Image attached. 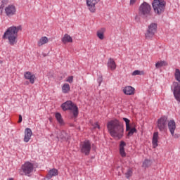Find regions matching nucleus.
<instances>
[{"mask_svg":"<svg viewBox=\"0 0 180 180\" xmlns=\"http://www.w3.org/2000/svg\"><path fill=\"white\" fill-rule=\"evenodd\" d=\"M107 129L111 137L117 140H120L124 134V126L117 119L109 121Z\"/></svg>","mask_w":180,"mask_h":180,"instance_id":"f257e3e1","label":"nucleus"},{"mask_svg":"<svg viewBox=\"0 0 180 180\" xmlns=\"http://www.w3.org/2000/svg\"><path fill=\"white\" fill-rule=\"evenodd\" d=\"M22 30V26H11L8 27L3 35L4 40H8L10 46L18 44V33Z\"/></svg>","mask_w":180,"mask_h":180,"instance_id":"f03ea898","label":"nucleus"},{"mask_svg":"<svg viewBox=\"0 0 180 180\" xmlns=\"http://www.w3.org/2000/svg\"><path fill=\"white\" fill-rule=\"evenodd\" d=\"M153 11L156 15H161L165 11L167 2L164 0H154L152 3Z\"/></svg>","mask_w":180,"mask_h":180,"instance_id":"7ed1b4c3","label":"nucleus"},{"mask_svg":"<svg viewBox=\"0 0 180 180\" xmlns=\"http://www.w3.org/2000/svg\"><path fill=\"white\" fill-rule=\"evenodd\" d=\"M61 108L63 110H70L72 113H73V115L75 117H77L78 116V107L77 105H75L72 101H68L65 103H63L61 105Z\"/></svg>","mask_w":180,"mask_h":180,"instance_id":"20e7f679","label":"nucleus"},{"mask_svg":"<svg viewBox=\"0 0 180 180\" xmlns=\"http://www.w3.org/2000/svg\"><path fill=\"white\" fill-rule=\"evenodd\" d=\"M34 166L32 163L27 162L21 166V169L19 171L20 175H29L33 172Z\"/></svg>","mask_w":180,"mask_h":180,"instance_id":"39448f33","label":"nucleus"},{"mask_svg":"<svg viewBox=\"0 0 180 180\" xmlns=\"http://www.w3.org/2000/svg\"><path fill=\"white\" fill-rule=\"evenodd\" d=\"M155 33H157V23L152 22L148 27L145 37L147 40H151L152 37H154Z\"/></svg>","mask_w":180,"mask_h":180,"instance_id":"423d86ee","label":"nucleus"},{"mask_svg":"<svg viewBox=\"0 0 180 180\" xmlns=\"http://www.w3.org/2000/svg\"><path fill=\"white\" fill-rule=\"evenodd\" d=\"M151 12V6L147 2H143L139 6V13L143 16H148Z\"/></svg>","mask_w":180,"mask_h":180,"instance_id":"0eeeda50","label":"nucleus"},{"mask_svg":"<svg viewBox=\"0 0 180 180\" xmlns=\"http://www.w3.org/2000/svg\"><path fill=\"white\" fill-rule=\"evenodd\" d=\"M171 89L173 92L174 96L176 99V101H177V102H180V84L179 82H174Z\"/></svg>","mask_w":180,"mask_h":180,"instance_id":"6e6552de","label":"nucleus"},{"mask_svg":"<svg viewBox=\"0 0 180 180\" xmlns=\"http://www.w3.org/2000/svg\"><path fill=\"white\" fill-rule=\"evenodd\" d=\"M81 152L85 155H89L91 153V142L89 141H84L82 143L80 146Z\"/></svg>","mask_w":180,"mask_h":180,"instance_id":"1a4fd4ad","label":"nucleus"},{"mask_svg":"<svg viewBox=\"0 0 180 180\" xmlns=\"http://www.w3.org/2000/svg\"><path fill=\"white\" fill-rule=\"evenodd\" d=\"M4 11L6 16L8 18L16 15V6H15L13 4H9L6 6L4 8Z\"/></svg>","mask_w":180,"mask_h":180,"instance_id":"9d476101","label":"nucleus"},{"mask_svg":"<svg viewBox=\"0 0 180 180\" xmlns=\"http://www.w3.org/2000/svg\"><path fill=\"white\" fill-rule=\"evenodd\" d=\"M167 117L163 116L158 120V129L160 131H164L165 130V124H167Z\"/></svg>","mask_w":180,"mask_h":180,"instance_id":"9b49d317","label":"nucleus"},{"mask_svg":"<svg viewBox=\"0 0 180 180\" xmlns=\"http://www.w3.org/2000/svg\"><path fill=\"white\" fill-rule=\"evenodd\" d=\"M101 0H86V5L92 13H95V11H96V8L95 7V5L98 4Z\"/></svg>","mask_w":180,"mask_h":180,"instance_id":"f8f14e48","label":"nucleus"},{"mask_svg":"<svg viewBox=\"0 0 180 180\" xmlns=\"http://www.w3.org/2000/svg\"><path fill=\"white\" fill-rule=\"evenodd\" d=\"M24 78L28 79L30 84H34V81H36V75L29 71L24 73Z\"/></svg>","mask_w":180,"mask_h":180,"instance_id":"ddd939ff","label":"nucleus"},{"mask_svg":"<svg viewBox=\"0 0 180 180\" xmlns=\"http://www.w3.org/2000/svg\"><path fill=\"white\" fill-rule=\"evenodd\" d=\"M122 92H124V95H134L136 94V89L131 86H126L122 89Z\"/></svg>","mask_w":180,"mask_h":180,"instance_id":"4468645a","label":"nucleus"},{"mask_svg":"<svg viewBox=\"0 0 180 180\" xmlns=\"http://www.w3.org/2000/svg\"><path fill=\"white\" fill-rule=\"evenodd\" d=\"M168 129L172 136L174 137V136H175V130L176 129V124L175 123V121L170 120L168 122Z\"/></svg>","mask_w":180,"mask_h":180,"instance_id":"2eb2a0df","label":"nucleus"},{"mask_svg":"<svg viewBox=\"0 0 180 180\" xmlns=\"http://www.w3.org/2000/svg\"><path fill=\"white\" fill-rule=\"evenodd\" d=\"M32 129L30 128H26L25 130V137H24V141L25 143H29L30 141V139H32Z\"/></svg>","mask_w":180,"mask_h":180,"instance_id":"dca6fc26","label":"nucleus"},{"mask_svg":"<svg viewBox=\"0 0 180 180\" xmlns=\"http://www.w3.org/2000/svg\"><path fill=\"white\" fill-rule=\"evenodd\" d=\"M107 65L108 68L109 70H111V71H115V70H116V67H117V65H116V62H115V60L112 58H110L108 59Z\"/></svg>","mask_w":180,"mask_h":180,"instance_id":"f3484780","label":"nucleus"},{"mask_svg":"<svg viewBox=\"0 0 180 180\" xmlns=\"http://www.w3.org/2000/svg\"><path fill=\"white\" fill-rule=\"evenodd\" d=\"M124 147H126V142L121 141L120 143V154L121 157H126V152L124 151Z\"/></svg>","mask_w":180,"mask_h":180,"instance_id":"a211bd4d","label":"nucleus"},{"mask_svg":"<svg viewBox=\"0 0 180 180\" xmlns=\"http://www.w3.org/2000/svg\"><path fill=\"white\" fill-rule=\"evenodd\" d=\"M158 132H154L152 139L153 148H157V147H158Z\"/></svg>","mask_w":180,"mask_h":180,"instance_id":"6ab92c4d","label":"nucleus"},{"mask_svg":"<svg viewBox=\"0 0 180 180\" xmlns=\"http://www.w3.org/2000/svg\"><path fill=\"white\" fill-rule=\"evenodd\" d=\"M56 137L58 140H65L67 137V133L64 131L58 130L56 131Z\"/></svg>","mask_w":180,"mask_h":180,"instance_id":"aec40b11","label":"nucleus"},{"mask_svg":"<svg viewBox=\"0 0 180 180\" xmlns=\"http://www.w3.org/2000/svg\"><path fill=\"white\" fill-rule=\"evenodd\" d=\"M47 43H49V38L47 37H41L37 41V46L38 47H41V46H44Z\"/></svg>","mask_w":180,"mask_h":180,"instance_id":"412c9836","label":"nucleus"},{"mask_svg":"<svg viewBox=\"0 0 180 180\" xmlns=\"http://www.w3.org/2000/svg\"><path fill=\"white\" fill-rule=\"evenodd\" d=\"M105 32H106V29L105 28H101L97 31V37H98L100 40H103V39H105Z\"/></svg>","mask_w":180,"mask_h":180,"instance_id":"4be33fe9","label":"nucleus"},{"mask_svg":"<svg viewBox=\"0 0 180 180\" xmlns=\"http://www.w3.org/2000/svg\"><path fill=\"white\" fill-rule=\"evenodd\" d=\"M57 175H58V170L57 169H52L49 172L47 178L48 179H51L53 176H57Z\"/></svg>","mask_w":180,"mask_h":180,"instance_id":"5701e85b","label":"nucleus"},{"mask_svg":"<svg viewBox=\"0 0 180 180\" xmlns=\"http://www.w3.org/2000/svg\"><path fill=\"white\" fill-rule=\"evenodd\" d=\"M62 43L64 44H67V43H72V37L68 35V34H65L62 38Z\"/></svg>","mask_w":180,"mask_h":180,"instance_id":"b1692460","label":"nucleus"},{"mask_svg":"<svg viewBox=\"0 0 180 180\" xmlns=\"http://www.w3.org/2000/svg\"><path fill=\"white\" fill-rule=\"evenodd\" d=\"M167 65H168V63L167 61L160 60L155 63V68L158 69L161 68V67H167Z\"/></svg>","mask_w":180,"mask_h":180,"instance_id":"393cba45","label":"nucleus"},{"mask_svg":"<svg viewBox=\"0 0 180 180\" xmlns=\"http://www.w3.org/2000/svg\"><path fill=\"white\" fill-rule=\"evenodd\" d=\"M55 117L58 122L59 124H64V120H63V117L61 116V113L56 112L55 114Z\"/></svg>","mask_w":180,"mask_h":180,"instance_id":"a878e982","label":"nucleus"},{"mask_svg":"<svg viewBox=\"0 0 180 180\" xmlns=\"http://www.w3.org/2000/svg\"><path fill=\"white\" fill-rule=\"evenodd\" d=\"M70 89H71L70 84H68V83H65L63 86H62V92L63 94H68V92H70Z\"/></svg>","mask_w":180,"mask_h":180,"instance_id":"bb28decb","label":"nucleus"},{"mask_svg":"<svg viewBox=\"0 0 180 180\" xmlns=\"http://www.w3.org/2000/svg\"><path fill=\"white\" fill-rule=\"evenodd\" d=\"M174 77H175L176 81H178L179 82L178 83L180 84V70H179V69L175 70Z\"/></svg>","mask_w":180,"mask_h":180,"instance_id":"cd10ccee","label":"nucleus"},{"mask_svg":"<svg viewBox=\"0 0 180 180\" xmlns=\"http://www.w3.org/2000/svg\"><path fill=\"white\" fill-rule=\"evenodd\" d=\"M123 120L126 123V131H129V130H130V120L124 117Z\"/></svg>","mask_w":180,"mask_h":180,"instance_id":"c85d7f7f","label":"nucleus"},{"mask_svg":"<svg viewBox=\"0 0 180 180\" xmlns=\"http://www.w3.org/2000/svg\"><path fill=\"white\" fill-rule=\"evenodd\" d=\"M128 134L127 136L129 137H130L131 136H133V134H134V133H137V129L136 128H129V130H128Z\"/></svg>","mask_w":180,"mask_h":180,"instance_id":"c756f323","label":"nucleus"},{"mask_svg":"<svg viewBox=\"0 0 180 180\" xmlns=\"http://www.w3.org/2000/svg\"><path fill=\"white\" fill-rule=\"evenodd\" d=\"M133 175V170L131 169H128L127 172L125 173V176L127 179H129L130 176Z\"/></svg>","mask_w":180,"mask_h":180,"instance_id":"7c9ffc66","label":"nucleus"},{"mask_svg":"<svg viewBox=\"0 0 180 180\" xmlns=\"http://www.w3.org/2000/svg\"><path fill=\"white\" fill-rule=\"evenodd\" d=\"M144 74V72L140 71V70H135L132 72V75H143Z\"/></svg>","mask_w":180,"mask_h":180,"instance_id":"2f4dec72","label":"nucleus"},{"mask_svg":"<svg viewBox=\"0 0 180 180\" xmlns=\"http://www.w3.org/2000/svg\"><path fill=\"white\" fill-rule=\"evenodd\" d=\"M143 167H144V168L150 167V160H145L144 162H143Z\"/></svg>","mask_w":180,"mask_h":180,"instance_id":"473e14b6","label":"nucleus"},{"mask_svg":"<svg viewBox=\"0 0 180 180\" xmlns=\"http://www.w3.org/2000/svg\"><path fill=\"white\" fill-rule=\"evenodd\" d=\"M66 82H69V84H72L74 82V76H69L66 79Z\"/></svg>","mask_w":180,"mask_h":180,"instance_id":"72a5a7b5","label":"nucleus"},{"mask_svg":"<svg viewBox=\"0 0 180 180\" xmlns=\"http://www.w3.org/2000/svg\"><path fill=\"white\" fill-rule=\"evenodd\" d=\"M94 129H101V126H99V124L98 122H96L94 124H93Z\"/></svg>","mask_w":180,"mask_h":180,"instance_id":"f704fd0d","label":"nucleus"},{"mask_svg":"<svg viewBox=\"0 0 180 180\" xmlns=\"http://www.w3.org/2000/svg\"><path fill=\"white\" fill-rule=\"evenodd\" d=\"M136 1L137 0H130V5H134V4H136Z\"/></svg>","mask_w":180,"mask_h":180,"instance_id":"c9c22d12","label":"nucleus"},{"mask_svg":"<svg viewBox=\"0 0 180 180\" xmlns=\"http://www.w3.org/2000/svg\"><path fill=\"white\" fill-rule=\"evenodd\" d=\"M18 123H22V116L20 115H19Z\"/></svg>","mask_w":180,"mask_h":180,"instance_id":"e433bc0d","label":"nucleus"},{"mask_svg":"<svg viewBox=\"0 0 180 180\" xmlns=\"http://www.w3.org/2000/svg\"><path fill=\"white\" fill-rule=\"evenodd\" d=\"M8 180H13V178H9Z\"/></svg>","mask_w":180,"mask_h":180,"instance_id":"4c0bfd02","label":"nucleus"}]
</instances>
